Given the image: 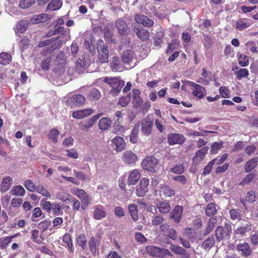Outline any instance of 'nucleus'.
<instances>
[{
	"instance_id": "nucleus-7",
	"label": "nucleus",
	"mask_w": 258,
	"mask_h": 258,
	"mask_svg": "<svg viewBox=\"0 0 258 258\" xmlns=\"http://www.w3.org/2000/svg\"><path fill=\"white\" fill-rule=\"evenodd\" d=\"M115 26L120 35L126 36L128 34L130 28L124 20L121 19H117L115 22Z\"/></svg>"
},
{
	"instance_id": "nucleus-50",
	"label": "nucleus",
	"mask_w": 258,
	"mask_h": 258,
	"mask_svg": "<svg viewBox=\"0 0 258 258\" xmlns=\"http://www.w3.org/2000/svg\"><path fill=\"white\" fill-rule=\"evenodd\" d=\"M13 194L18 196H22L24 195L25 193V190L21 185H17L13 187Z\"/></svg>"
},
{
	"instance_id": "nucleus-61",
	"label": "nucleus",
	"mask_w": 258,
	"mask_h": 258,
	"mask_svg": "<svg viewBox=\"0 0 258 258\" xmlns=\"http://www.w3.org/2000/svg\"><path fill=\"white\" fill-rule=\"evenodd\" d=\"M89 96L93 100H97L100 98V93L97 89H93L90 91Z\"/></svg>"
},
{
	"instance_id": "nucleus-55",
	"label": "nucleus",
	"mask_w": 258,
	"mask_h": 258,
	"mask_svg": "<svg viewBox=\"0 0 258 258\" xmlns=\"http://www.w3.org/2000/svg\"><path fill=\"white\" fill-rule=\"evenodd\" d=\"M24 186L28 190L31 192H33L36 189V187L35 186L34 183L30 180L25 181Z\"/></svg>"
},
{
	"instance_id": "nucleus-17",
	"label": "nucleus",
	"mask_w": 258,
	"mask_h": 258,
	"mask_svg": "<svg viewBox=\"0 0 258 258\" xmlns=\"http://www.w3.org/2000/svg\"><path fill=\"white\" fill-rule=\"evenodd\" d=\"M170 249L173 252L181 255L182 258H190L189 254L180 246L171 244Z\"/></svg>"
},
{
	"instance_id": "nucleus-37",
	"label": "nucleus",
	"mask_w": 258,
	"mask_h": 258,
	"mask_svg": "<svg viewBox=\"0 0 258 258\" xmlns=\"http://www.w3.org/2000/svg\"><path fill=\"white\" fill-rule=\"evenodd\" d=\"M256 176V174L255 172H251L243 178V179L240 182L239 185L241 186L249 184L252 182L254 178Z\"/></svg>"
},
{
	"instance_id": "nucleus-60",
	"label": "nucleus",
	"mask_w": 258,
	"mask_h": 258,
	"mask_svg": "<svg viewBox=\"0 0 258 258\" xmlns=\"http://www.w3.org/2000/svg\"><path fill=\"white\" fill-rule=\"evenodd\" d=\"M69 196V195H68ZM70 198H68V200L71 202L73 203V209L76 211H78L80 207V203L79 201L75 200L74 198H73L71 195H69Z\"/></svg>"
},
{
	"instance_id": "nucleus-26",
	"label": "nucleus",
	"mask_w": 258,
	"mask_h": 258,
	"mask_svg": "<svg viewBox=\"0 0 258 258\" xmlns=\"http://www.w3.org/2000/svg\"><path fill=\"white\" fill-rule=\"evenodd\" d=\"M257 162V157H254L247 161L244 167L245 172H249L251 171L256 166Z\"/></svg>"
},
{
	"instance_id": "nucleus-53",
	"label": "nucleus",
	"mask_w": 258,
	"mask_h": 258,
	"mask_svg": "<svg viewBox=\"0 0 258 258\" xmlns=\"http://www.w3.org/2000/svg\"><path fill=\"white\" fill-rule=\"evenodd\" d=\"M164 236L173 240H176L177 238V234L176 231L171 227Z\"/></svg>"
},
{
	"instance_id": "nucleus-38",
	"label": "nucleus",
	"mask_w": 258,
	"mask_h": 258,
	"mask_svg": "<svg viewBox=\"0 0 258 258\" xmlns=\"http://www.w3.org/2000/svg\"><path fill=\"white\" fill-rule=\"evenodd\" d=\"M146 250L151 255L153 256H160L161 249L158 247L148 246L146 247Z\"/></svg>"
},
{
	"instance_id": "nucleus-15",
	"label": "nucleus",
	"mask_w": 258,
	"mask_h": 258,
	"mask_svg": "<svg viewBox=\"0 0 258 258\" xmlns=\"http://www.w3.org/2000/svg\"><path fill=\"white\" fill-rule=\"evenodd\" d=\"M51 17L47 14L42 13L39 15H34L30 19V23L32 24H37L40 23L46 22Z\"/></svg>"
},
{
	"instance_id": "nucleus-9",
	"label": "nucleus",
	"mask_w": 258,
	"mask_h": 258,
	"mask_svg": "<svg viewBox=\"0 0 258 258\" xmlns=\"http://www.w3.org/2000/svg\"><path fill=\"white\" fill-rule=\"evenodd\" d=\"M149 183V179L145 178L141 179L136 189V194L138 197H143L148 192Z\"/></svg>"
},
{
	"instance_id": "nucleus-63",
	"label": "nucleus",
	"mask_w": 258,
	"mask_h": 258,
	"mask_svg": "<svg viewBox=\"0 0 258 258\" xmlns=\"http://www.w3.org/2000/svg\"><path fill=\"white\" fill-rule=\"evenodd\" d=\"M173 180L180 183L182 185H185L187 183L186 177L184 175H178L172 178Z\"/></svg>"
},
{
	"instance_id": "nucleus-33",
	"label": "nucleus",
	"mask_w": 258,
	"mask_h": 258,
	"mask_svg": "<svg viewBox=\"0 0 258 258\" xmlns=\"http://www.w3.org/2000/svg\"><path fill=\"white\" fill-rule=\"evenodd\" d=\"M28 26V22L27 20H22L19 21L16 25L15 29L17 31L23 33Z\"/></svg>"
},
{
	"instance_id": "nucleus-48",
	"label": "nucleus",
	"mask_w": 258,
	"mask_h": 258,
	"mask_svg": "<svg viewBox=\"0 0 258 258\" xmlns=\"http://www.w3.org/2000/svg\"><path fill=\"white\" fill-rule=\"evenodd\" d=\"M36 190L38 193L41 194L42 196L44 197H50V194L43 185L39 184L38 185H37L36 186Z\"/></svg>"
},
{
	"instance_id": "nucleus-57",
	"label": "nucleus",
	"mask_w": 258,
	"mask_h": 258,
	"mask_svg": "<svg viewBox=\"0 0 258 258\" xmlns=\"http://www.w3.org/2000/svg\"><path fill=\"white\" fill-rule=\"evenodd\" d=\"M236 74L237 78L240 79L242 78L247 77L249 75V73L247 69H241L236 73Z\"/></svg>"
},
{
	"instance_id": "nucleus-8",
	"label": "nucleus",
	"mask_w": 258,
	"mask_h": 258,
	"mask_svg": "<svg viewBox=\"0 0 258 258\" xmlns=\"http://www.w3.org/2000/svg\"><path fill=\"white\" fill-rule=\"evenodd\" d=\"M135 21L137 23L143 25L147 28L152 27L154 24V21L152 19H149L147 16L138 14L135 15Z\"/></svg>"
},
{
	"instance_id": "nucleus-45",
	"label": "nucleus",
	"mask_w": 258,
	"mask_h": 258,
	"mask_svg": "<svg viewBox=\"0 0 258 258\" xmlns=\"http://www.w3.org/2000/svg\"><path fill=\"white\" fill-rule=\"evenodd\" d=\"M164 218L161 215L154 216L152 218V224L154 226H157L161 225L164 221Z\"/></svg>"
},
{
	"instance_id": "nucleus-24",
	"label": "nucleus",
	"mask_w": 258,
	"mask_h": 258,
	"mask_svg": "<svg viewBox=\"0 0 258 258\" xmlns=\"http://www.w3.org/2000/svg\"><path fill=\"white\" fill-rule=\"evenodd\" d=\"M217 222V219L216 217H212L210 218L206 224L205 230L203 234L206 235L210 233L213 230Z\"/></svg>"
},
{
	"instance_id": "nucleus-39",
	"label": "nucleus",
	"mask_w": 258,
	"mask_h": 258,
	"mask_svg": "<svg viewBox=\"0 0 258 258\" xmlns=\"http://www.w3.org/2000/svg\"><path fill=\"white\" fill-rule=\"evenodd\" d=\"M139 124L135 125L132 130L130 135V141L131 143L135 144L138 141V133H139Z\"/></svg>"
},
{
	"instance_id": "nucleus-22",
	"label": "nucleus",
	"mask_w": 258,
	"mask_h": 258,
	"mask_svg": "<svg viewBox=\"0 0 258 258\" xmlns=\"http://www.w3.org/2000/svg\"><path fill=\"white\" fill-rule=\"evenodd\" d=\"M208 150V147H204L203 148L199 150L196 153V155L193 157L194 162L197 163L203 160L205 157V155L207 153Z\"/></svg>"
},
{
	"instance_id": "nucleus-47",
	"label": "nucleus",
	"mask_w": 258,
	"mask_h": 258,
	"mask_svg": "<svg viewBox=\"0 0 258 258\" xmlns=\"http://www.w3.org/2000/svg\"><path fill=\"white\" fill-rule=\"evenodd\" d=\"M239 64L242 67H246L249 64V59L246 55L241 54L238 58Z\"/></svg>"
},
{
	"instance_id": "nucleus-3",
	"label": "nucleus",
	"mask_w": 258,
	"mask_h": 258,
	"mask_svg": "<svg viewBox=\"0 0 258 258\" xmlns=\"http://www.w3.org/2000/svg\"><path fill=\"white\" fill-rule=\"evenodd\" d=\"M97 47L99 62L100 63H107L109 57V51L107 46L102 39H99L97 42Z\"/></svg>"
},
{
	"instance_id": "nucleus-46",
	"label": "nucleus",
	"mask_w": 258,
	"mask_h": 258,
	"mask_svg": "<svg viewBox=\"0 0 258 258\" xmlns=\"http://www.w3.org/2000/svg\"><path fill=\"white\" fill-rule=\"evenodd\" d=\"M131 101V96H122L120 98L117 104L122 107H126Z\"/></svg>"
},
{
	"instance_id": "nucleus-28",
	"label": "nucleus",
	"mask_w": 258,
	"mask_h": 258,
	"mask_svg": "<svg viewBox=\"0 0 258 258\" xmlns=\"http://www.w3.org/2000/svg\"><path fill=\"white\" fill-rule=\"evenodd\" d=\"M85 58V55L83 54L80 58H79L76 61L75 70L79 74L83 72L84 67L86 65V62L84 60Z\"/></svg>"
},
{
	"instance_id": "nucleus-14",
	"label": "nucleus",
	"mask_w": 258,
	"mask_h": 258,
	"mask_svg": "<svg viewBox=\"0 0 258 258\" xmlns=\"http://www.w3.org/2000/svg\"><path fill=\"white\" fill-rule=\"evenodd\" d=\"M185 139L181 134L172 133L168 136V141L170 145L182 144Z\"/></svg>"
},
{
	"instance_id": "nucleus-1",
	"label": "nucleus",
	"mask_w": 258,
	"mask_h": 258,
	"mask_svg": "<svg viewBox=\"0 0 258 258\" xmlns=\"http://www.w3.org/2000/svg\"><path fill=\"white\" fill-rule=\"evenodd\" d=\"M104 82L109 85L111 87L109 94L112 96H116L118 95L121 91V88L124 85V82L123 80L116 77H105L104 79Z\"/></svg>"
},
{
	"instance_id": "nucleus-40",
	"label": "nucleus",
	"mask_w": 258,
	"mask_h": 258,
	"mask_svg": "<svg viewBox=\"0 0 258 258\" xmlns=\"http://www.w3.org/2000/svg\"><path fill=\"white\" fill-rule=\"evenodd\" d=\"M12 56L6 52L0 53V63L3 65H6L11 62Z\"/></svg>"
},
{
	"instance_id": "nucleus-32",
	"label": "nucleus",
	"mask_w": 258,
	"mask_h": 258,
	"mask_svg": "<svg viewBox=\"0 0 258 258\" xmlns=\"http://www.w3.org/2000/svg\"><path fill=\"white\" fill-rule=\"evenodd\" d=\"M215 239L214 237H210L202 244L201 247L205 250H209L215 244Z\"/></svg>"
},
{
	"instance_id": "nucleus-19",
	"label": "nucleus",
	"mask_w": 258,
	"mask_h": 258,
	"mask_svg": "<svg viewBox=\"0 0 258 258\" xmlns=\"http://www.w3.org/2000/svg\"><path fill=\"white\" fill-rule=\"evenodd\" d=\"M156 208L162 214H167L171 210L169 203L166 201H160L156 205Z\"/></svg>"
},
{
	"instance_id": "nucleus-10",
	"label": "nucleus",
	"mask_w": 258,
	"mask_h": 258,
	"mask_svg": "<svg viewBox=\"0 0 258 258\" xmlns=\"http://www.w3.org/2000/svg\"><path fill=\"white\" fill-rule=\"evenodd\" d=\"M183 213L182 207L177 205L170 212L169 214V217L175 223H178L181 219Z\"/></svg>"
},
{
	"instance_id": "nucleus-6",
	"label": "nucleus",
	"mask_w": 258,
	"mask_h": 258,
	"mask_svg": "<svg viewBox=\"0 0 258 258\" xmlns=\"http://www.w3.org/2000/svg\"><path fill=\"white\" fill-rule=\"evenodd\" d=\"M121 60L124 64H135L136 62L135 53L131 50H124L121 54Z\"/></svg>"
},
{
	"instance_id": "nucleus-41",
	"label": "nucleus",
	"mask_w": 258,
	"mask_h": 258,
	"mask_svg": "<svg viewBox=\"0 0 258 258\" xmlns=\"http://www.w3.org/2000/svg\"><path fill=\"white\" fill-rule=\"evenodd\" d=\"M103 114V113H99L96 114L89 119L88 120L85 121V123L87 126L88 129L92 127L96 121L100 118V117Z\"/></svg>"
},
{
	"instance_id": "nucleus-64",
	"label": "nucleus",
	"mask_w": 258,
	"mask_h": 258,
	"mask_svg": "<svg viewBox=\"0 0 258 258\" xmlns=\"http://www.w3.org/2000/svg\"><path fill=\"white\" fill-rule=\"evenodd\" d=\"M119 122V119H117L114 123L113 127L117 133H121L124 130V127L120 124Z\"/></svg>"
},
{
	"instance_id": "nucleus-23",
	"label": "nucleus",
	"mask_w": 258,
	"mask_h": 258,
	"mask_svg": "<svg viewBox=\"0 0 258 258\" xmlns=\"http://www.w3.org/2000/svg\"><path fill=\"white\" fill-rule=\"evenodd\" d=\"M141 177L140 173L138 170H134L129 174L127 182L130 185H135Z\"/></svg>"
},
{
	"instance_id": "nucleus-20",
	"label": "nucleus",
	"mask_w": 258,
	"mask_h": 258,
	"mask_svg": "<svg viewBox=\"0 0 258 258\" xmlns=\"http://www.w3.org/2000/svg\"><path fill=\"white\" fill-rule=\"evenodd\" d=\"M236 248L238 251L241 252V254L244 256H248L251 253V249L247 243L244 242L237 244Z\"/></svg>"
},
{
	"instance_id": "nucleus-52",
	"label": "nucleus",
	"mask_w": 258,
	"mask_h": 258,
	"mask_svg": "<svg viewBox=\"0 0 258 258\" xmlns=\"http://www.w3.org/2000/svg\"><path fill=\"white\" fill-rule=\"evenodd\" d=\"M251 230V226L249 224H246L242 226L237 228L236 230V233L244 234L245 232H248Z\"/></svg>"
},
{
	"instance_id": "nucleus-11",
	"label": "nucleus",
	"mask_w": 258,
	"mask_h": 258,
	"mask_svg": "<svg viewBox=\"0 0 258 258\" xmlns=\"http://www.w3.org/2000/svg\"><path fill=\"white\" fill-rule=\"evenodd\" d=\"M133 31L136 34L138 37L142 41H146L149 39V32L142 26H134Z\"/></svg>"
},
{
	"instance_id": "nucleus-13",
	"label": "nucleus",
	"mask_w": 258,
	"mask_h": 258,
	"mask_svg": "<svg viewBox=\"0 0 258 258\" xmlns=\"http://www.w3.org/2000/svg\"><path fill=\"white\" fill-rule=\"evenodd\" d=\"M153 122L149 118H144L141 122V131L144 135L149 136L152 132Z\"/></svg>"
},
{
	"instance_id": "nucleus-27",
	"label": "nucleus",
	"mask_w": 258,
	"mask_h": 258,
	"mask_svg": "<svg viewBox=\"0 0 258 258\" xmlns=\"http://www.w3.org/2000/svg\"><path fill=\"white\" fill-rule=\"evenodd\" d=\"M162 194L166 197H171L175 195V190L172 189L169 186L166 184L161 185V191Z\"/></svg>"
},
{
	"instance_id": "nucleus-59",
	"label": "nucleus",
	"mask_w": 258,
	"mask_h": 258,
	"mask_svg": "<svg viewBox=\"0 0 258 258\" xmlns=\"http://www.w3.org/2000/svg\"><path fill=\"white\" fill-rule=\"evenodd\" d=\"M14 237H15V235L7 237L3 239L0 240V247L2 248L6 247Z\"/></svg>"
},
{
	"instance_id": "nucleus-62",
	"label": "nucleus",
	"mask_w": 258,
	"mask_h": 258,
	"mask_svg": "<svg viewBox=\"0 0 258 258\" xmlns=\"http://www.w3.org/2000/svg\"><path fill=\"white\" fill-rule=\"evenodd\" d=\"M114 214L118 218H121L125 215L124 210L119 206L115 207L114 208Z\"/></svg>"
},
{
	"instance_id": "nucleus-16",
	"label": "nucleus",
	"mask_w": 258,
	"mask_h": 258,
	"mask_svg": "<svg viewBox=\"0 0 258 258\" xmlns=\"http://www.w3.org/2000/svg\"><path fill=\"white\" fill-rule=\"evenodd\" d=\"M106 216V212L101 205H97L94 207L93 218L96 220L104 219Z\"/></svg>"
},
{
	"instance_id": "nucleus-2",
	"label": "nucleus",
	"mask_w": 258,
	"mask_h": 258,
	"mask_svg": "<svg viewBox=\"0 0 258 258\" xmlns=\"http://www.w3.org/2000/svg\"><path fill=\"white\" fill-rule=\"evenodd\" d=\"M232 226L230 223H226L224 226H219L215 230V236L218 241L227 240L231 236Z\"/></svg>"
},
{
	"instance_id": "nucleus-56",
	"label": "nucleus",
	"mask_w": 258,
	"mask_h": 258,
	"mask_svg": "<svg viewBox=\"0 0 258 258\" xmlns=\"http://www.w3.org/2000/svg\"><path fill=\"white\" fill-rule=\"evenodd\" d=\"M217 159L215 158L212 161H211L208 165L206 166V167L204 169L203 174L204 175L208 174L210 173L212 166L215 164V162L217 161Z\"/></svg>"
},
{
	"instance_id": "nucleus-31",
	"label": "nucleus",
	"mask_w": 258,
	"mask_h": 258,
	"mask_svg": "<svg viewBox=\"0 0 258 258\" xmlns=\"http://www.w3.org/2000/svg\"><path fill=\"white\" fill-rule=\"evenodd\" d=\"M111 120L108 117H103L99 121L98 126L101 130H106L110 126Z\"/></svg>"
},
{
	"instance_id": "nucleus-5",
	"label": "nucleus",
	"mask_w": 258,
	"mask_h": 258,
	"mask_svg": "<svg viewBox=\"0 0 258 258\" xmlns=\"http://www.w3.org/2000/svg\"><path fill=\"white\" fill-rule=\"evenodd\" d=\"M158 163L157 159L153 156L147 157L142 162V167L147 170L154 172Z\"/></svg>"
},
{
	"instance_id": "nucleus-54",
	"label": "nucleus",
	"mask_w": 258,
	"mask_h": 258,
	"mask_svg": "<svg viewBox=\"0 0 258 258\" xmlns=\"http://www.w3.org/2000/svg\"><path fill=\"white\" fill-rule=\"evenodd\" d=\"M77 242L79 246H81L84 249L86 245V238L85 235H79L77 237Z\"/></svg>"
},
{
	"instance_id": "nucleus-51",
	"label": "nucleus",
	"mask_w": 258,
	"mask_h": 258,
	"mask_svg": "<svg viewBox=\"0 0 258 258\" xmlns=\"http://www.w3.org/2000/svg\"><path fill=\"white\" fill-rule=\"evenodd\" d=\"M231 218L234 220H240L241 218L242 215L238 210L232 209L230 211Z\"/></svg>"
},
{
	"instance_id": "nucleus-18",
	"label": "nucleus",
	"mask_w": 258,
	"mask_h": 258,
	"mask_svg": "<svg viewBox=\"0 0 258 258\" xmlns=\"http://www.w3.org/2000/svg\"><path fill=\"white\" fill-rule=\"evenodd\" d=\"M93 110L90 109H85L74 111L72 116L74 118L77 119H82L93 113Z\"/></svg>"
},
{
	"instance_id": "nucleus-4",
	"label": "nucleus",
	"mask_w": 258,
	"mask_h": 258,
	"mask_svg": "<svg viewBox=\"0 0 258 258\" xmlns=\"http://www.w3.org/2000/svg\"><path fill=\"white\" fill-rule=\"evenodd\" d=\"M60 34V37H66V40H68L70 38V30L65 29L64 27L58 26V25H54L52 29H50L46 35L47 37H50L53 35Z\"/></svg>"
},
{
	"instance_id": "nucleus-34",
	"label": "nucleus",
	"mask_w": 258,
	"mask_h": 258,
	"mask_svg": "<svg viewBox=\"0 0 258 258\" xmlns=\"http://www.w3.org/2000/svg\"><path fill=\"white\" fill-rule=\"evenodd\" d=\"M217 212L216 205L213 203L209 204L205 209V213L209 217L215 215Z\"/></svg>"
},
{
	"instance_id": "nucleus-35",
	"label": "nucleus",
	"mask_w": 258,
	"mask_h": 258,
	"mask_svg": "<svg viewBox=\"0 0 258 258\" xmlns=\"http://www.w3.org/2000/svg\"><path fill=\"white\" fill-rule=\"evenodd\" d=\"M128 211L133 220L137 221L138 220L137 206L134 204H130L128 206Z\"/></svg>"
},
{
	"instance_id": "nucleus-36",
	"label": "nucleus",
	"mask_w": 258,
	"mask_h": 258,
	"mask_svg": "<svg viewBox=\"0 0 258 258\" xmlns=\"http://www.w3.org/2000/svg\"><path fill=\"white\" fill-rule=\"evenodd\" d=\"M251 23L246 19H240L238 20L236 24V28L239 30L246 29L250 26Z\"/></svg>"
},
{
	"instance_id": "nucleus-21",
	"label": "nucleus",
	"mask_w": 258,
	"mask_h": 258,
	"mask_svg": "<svg viewBox=\"0 0 258 258\" xmlns=\"http://www.w3.org/2000/svg\"><path fill=\"white\" fill-rule=\"evenodd\" d=\"M112 143L116 147V150L120 152L124 150L126 147L123 139L120 137H116L112 140Z\"/></svg>"
},
{
	"instance_id": "nucleus-44",
	"label": "nucleus",
	"mask_w": 258,
	"mask_h": 258,
	"mask_svg": "<svg viewBox=\"0 0 258 258\" xmlns=\"http://www.w3.org/2000/svg\"><path fill=\"white\" fill-rule=\"evenodd\" d=\"M205 91V88L202 87L201 85H199L197 86V87L194 90L192 94L194 96L198 97L199 98H202L204 96V92Z\"/></svg>"
},
{
	"instance_id": "nucleus-58",
	"label": "nucleus",
	"mask_w": 258,
	"mask_h": 258,
	"mask_svg": "<svg viewBox=\"0 0 258 258\" xmlns=\"http://www.w3.org/2000/svg\"><path fill=\"white\" fill-rule=\"evenodd\" d=\"M170 171L175 174H182L184 172V168L181 164L175 165L174 167L170 169Z\"/></svg>"
},
{
	"instance_id": "nucleus-29",
	"label": "nucleus",
	"mask_w": 258,
	"mask_h": 258,
	"mask_svg": "<svg viewBox=\"0 0 258 258\" xmlns=\"http://www.w3.org/2000/svg\"><path fill=\"white\" fill-rule=\"evenodd\" d=\"M71 102L76 106H81L86 101L85 98L82 95H75L71 98Z\"/></svg>"
},
{
	"instance_id": "nucleus-30",
	"label": "nucleus",
	"mask_w": 258,
	"mask_h": 258,
	"mask_svg": "<svg viewBox=\"0 0 258 258\" xmlns=\"http://www.w3.org/2000/svg\"><path fill=\"white\" fill-rule=\"evenodd\" d=\"M62 6L60 0H52L48 5L46 11H55L58 10Z\"/></svg>"
},
{
	"instance_id": "nucleus-42",
	"label": "nucleus",
	"mask_w": 258,
	"mask_h": 258,
	"mask_svg": "<svg viewBox=\"0 0 258 258\" xmlns=\"http://www.w3.org/2000/svg\"><path fill=\"white\" fill-rule=\"evenodd\" d=\"M59 134V133L57 129L53 128L49 132L48 136V139L51 140L54 143H56L58 142L57 137Z\"/></svg>"
},
{
	"instance_id": "nucleus-25",
	"label": "nucleus",
	"mask_w": 258,
	"mask_h": 258,
	"mask_svg": "<svg viewBox=\"0 0 258 258\" xmlns=\"http://www.w3.org/2000/svg\"><path fill=\"white\" fill-rule=\"evenodd\" d=\"M13 183V179L10 176H6L3 178L1 191L3 192L7 191L11 187Z\"/></svg>"
},
{
	"instance_id": "nucleus-43",
	"label": "nucleus",
	"mask_w": 258,
	"mask_h": 258,
	"mask_svg": "<svg viewBox=\"0 0 258 258\" xmlns=\"http://www.w3.org/2000/svg\"><path fill=\"white\" fill-rule=\"evenodd\" d=\"M111 68L113 71H120L121 66L118 57H113L112 61L111 62Z\"/></svg>"
},
{
	"instance_id": "nucleus-12",
	"label": "nucleus",
	"mask_w": 258,
	"mask_h": 258,
	"mask_svg": "<svg viewBox=\"0 0 258 258\" xmlns=\"http://www.w3.org/2000/svg\"><path fill=\"white\" fill-rule=\"evenodd\" d=\"M122 161L126 164H133L138 160L137 155L131 151H126L123 152L121 157Z\"/></svg>"
},
{
	"instance_id": "nucleus-49",
	"label": "nucleus",
	"mask_w": 258,
	"mask_h": 258,
	"mask_svg": "<svg viewBox=\"0 0 258 258\" xmlns=\"http://www.w3.org/2000/svg\"><path fill=\"white\" fill-rule=\"evenodd\" d=\"M35 2V0H21L19 6L22 9H27L30 7Z\"/></svg>"
}]
</instances>
